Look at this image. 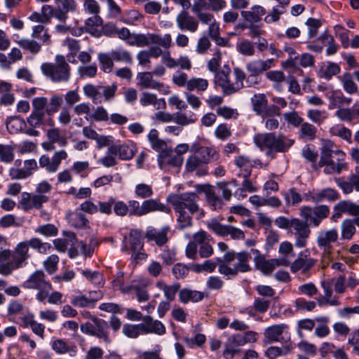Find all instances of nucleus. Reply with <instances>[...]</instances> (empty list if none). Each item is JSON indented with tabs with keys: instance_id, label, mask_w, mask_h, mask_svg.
Instances as JSON below:
<instances>
[{
	"instance_id": "nucleus-1",
	"label": "nucleus",
	"mask_w": 359,
	"mask_h": 359,
	"mask_svg": "<svg viewBox=\"0 0 359 359\" xmlns=\"http://www.w3.org/2000/svg\"><path fill=\"white\" fill-rule=\"evenodd\" d=\"M29 247L38 250L40 253H46L52 248L50 243H43L39 238H32L27 241L18 243L13 250L1 249V269H18L25 267L30 257L29 254Z\"/></svg>"
},
{
	"instance_id": "nucleus-2",
	"label": "nucleus",
	"mask_w": 359,
	"mask_h": 359,
	"mask_svg": "<svg viewBox=\"0 0 359 359\" xmlns=\"http://www.w3.org/2000/svg\"><path fill=\"white\" fill-rule=\"evenodd\" d=\"M63 103L62 95H54L49 100L46 97H36L32 100V111L27 118V123L33 128L54 126V114Z\"/></svg>"
},
{
	"instance_id": "nucleus-3",
	"label": "nucleus",
	"mask_w": 359,
	"mask_h": 359,
	"mask_svg": "<svg viewBox=\"0 0 359 359\" xmlns=\"http://www.w3.org/2000/svg\"><path fill=\"white\" fill-rule=\"evenodd\" d=\"M199 197L195 192H185L174 196L170 199L175 211L179 214L177 222L179 229H184L192 225V216L199 210Z\"/></svg>"
},
{
	"instance_id": "nucleus-4",
	"label": "nucleus",
	"mask_w": 359,
	"mask_h": 359,
	"mask_svg": "<svg viewBox=\"0 0 359 359\" xmlns=\"http://www.w3.org/2000/svg\"><path fill=\"white\" fill-rule=\"evenodd\" d=\"M191 151L194 154L191 155L187 160L185 168L188 172L196 170V175L203 176L208 174L207 167L203 165L215 162L219 158V152L212 147L192 146Z\"/></svg>"
},
{
	"instance_id": "nucleus-5",
	"label": "nucleus",
	"mask_w": 359,
	"mask_h": 359,
	"mask_svg": "<svg viewBox=\"0 0 359 359\" xmlns=\"http://www.w3.org/2000/svg\"><path fill=\"white\" fill-rule=\"evenodd\" d=\"M253 141L260 150L268 149L266 152V156H271L273 152H287L294 143L293 139L282 133L276 135V133H257L255 135Z\"/></svg>"
},
{
	"instance_id": "nucleus-6",
	"label": "nucleus",
	"mask_w": 359,
	"mask_h": 359,
	"mask_svg": "<svg viewBox=\"0 0 359 359\" xmlns=\"http://www.w3.org/2000/svg\"><path fill=\"white\" fill-rule=\"evenodd\" d=\"M333 146L331 140H323L318 168L326 166L325 173H340L345 167L344 152L339 149L334 150Z\"/></svg>"
},
{
	"instance_id": "nucleus-7",
	"label": "nucleus",
	"mask_w": 359,
	"mask_h": 359,
	"mask_svg": "<svg viewBox=\"0 0 359 359\" xmlns=\"http://www.w3.org/2000/svg\"><path fill=\"white\" fill-rule=\"evenodd\" d=\"M41 70L46 77L55 83L67 82L71 76V67L62 55L55 56V63H43Z\"/></svg>"
},
{
	"instance_id": "nucleus-8",
	"label": "nucleus",
	"mask_w": 359,
	"mask_h": 359,
	"mask_svg": "<svg viewBox=\"0 0 359 359\" xmlns=\"http://www.w3.org/2000/svg\"><path fill=\"white\" fill-rule=\"evenodd\" d=\"M330 214V208L326 205H317L314 207L304 205L299 209L300 217L313 227L319 226Z\"/></svg>"
},
{
	"instance_id": "nucleus-9",
	"label": "nucleus",
	"mask_w": 359,
	"mask_h": 359,
	"mask_svg": "<svg viewBox=\"0 0 359 359\" xmlns=\"http://www.w3.org/2000/svg\"><path fill=\"white\" fill-rule=\"evenodd\" d=\"M92 322H86L81 325V330L86 334L94 336L104 342L110 341L109 336V325L107 321L96 316H90Z\"/></svg>"
},
{
	"instance_id": "nucleus-10",
	"label": "nucleus",
	"mask_w": 359,
	"mask_h": 359,
	"mask_svg": "<svg viewBox=\"0 0 359 359\" xmlns=\"http://www.w3.org/2000/svg\"><path fill=\"white\" fill-rule=\"evenodd\" d=\"M311 225L304 219L293 218L290 231L294 237V245L297 248H304L311 234Z\"/></svg>"
},
{
	"instance_id": "nucleus-11",
	"label": "nucleus",
	"mask_w": 359,
	"mask_h": 359,
	"mask_svg": "<svg viewBox=\"0 0 359 359\" xmlns=\"http://www.w3.org/2000/svg\"><path fill=\"white\" fill-rule=\"evenodd\" d=\"M343 214H347L351 216H359V205L351 201H340L334 205L333 214L330 219L336 222L341 217Z\"/></svg>"
},
{
	"instance_id": "nucleus-12",
	"label": "nucleus",
	"mask_w": 359,
	"mask_h": 359,
	"mask_svg": "<svg viewBox=\"0 0 359 359\" xmlns=\"http://www.w3.org/2000/svg\"><path fill=\"white\" fill-rule=\"evenodd\" d=\"M339 233L337 229L321 230L316 238L318 247L323 252H327L332 249V243L338 241Z\"/></svg>"
},
{
	"instance_id": "nucleus-13",
	"label": "nucleus",
	"mask_w": 359,
	"mask_h": 359,
	"mask_svg": "<svg viewBox=\"0 0 359 359\" xmlns=\"http://www.w3.org/2000/svg\"><path fill=\"white\" fill-rule=\"evenodd\" d=\"M251 251L255 255L254 262L256 269H274L280 265L287 266L290 264V262L285 259H266L264 255H262L258 250L252 249Z\"/></svg>"
},
{
	"instance_id": "nucleus-14",
	"label": "nucleus",
	"mask_w": 359,
	"mask_h": 359,
	"mask_svg": "<svg viewBox=\"0 0 359 359\" xmlns=\"http://www.w3.org/2000/svg\"><path fill=\"white\" fill-rule=\"evenodd\" d=\"M170 227L168 225L163 226L161 229H157L149 226L145 233V238L148 241L154 242L158 247H162L169 241L168 233Z\"/></svg>"
},
{
	"instance_id": "nucleus-15",
	"label": "nucleus",
	"mask_w": 359,
	"mask_h": 359,
	"mask_svg": "<svg viewBox=\"0 0 359 359\" xmlns=\"http://www.w3.org/2000/svg\"><path fill=\"white\" fill-rule=\"evenodd\" d=\"M274 66L275 60L273 58L266 60H255L246 65V69L250 73L249 77H256Z\"/></svg>"
},
{
	"instance_id": "nucleus-16",
	"label": "nucleus",
	"mask_w": 359,
	"mask_h": 359,
	"mask_svg": "<svg viewBox=\"0 0 359 359\" xmlns=\"http://www.w3.org/2000/svg\"><path fill=\"white\" fill-rule=\"evenodd\" d=\"M142 320L143 322L140 323L142 334L154 333L162 335L165 333V327L161 321L154 320L150 316H144Z\"/></svg>"
},
{
	"instance_id": "nucleus-17",
	"label": "nucleus",
	"mask_w": 359,
	"mask_h": 359,
	"mask_svg": "<svg viewBox=\"0 0 359 359\" xmlns=\"http://www.w3.org/2000/svg\"><path fill=\"white\" fill-rule=\"evenodd\" d=\"M127 240L128 237L125 236L123 240V250H126L128 249L127 246ZM128 243L130 245V248L133 252H136L141 250L143 248V241H142V233L140 230L138 229H131L129 236H128Z\"/></svg>"
},
{
	"instance_id": "nucleus-18",
	"label": "nucleus",
	"mask_w": 359,
	"mask_h": 359,
	"mask_svg": "<svg viewBox=\"0 0 359 359\" xmlns=\"http://www.w3.org/2000/svg\"><path fill=\"white\" fill-rule=\"evenodd\" d=\"M23 287L28 289H50L51 285L44 279L42 271H36L30 278L23 283Z\"/></svg>"
},
{
	"instance_id": "nucleus-19",
	"label": "nucleus",
	"mask_w": 359,
	"mask_h": 359,
	"mask_svg": "<svg viewBox=\"0 0 359 359\" xmlns=\"http://www.w3.org/2000/svg\"><path fill=\"white\" fill-rule=\"evenodd\" d=\"M137 84L144 88L163 90L164 84L153 79L150 72H139L137 75Z\"/></svg>"
},
{
	"instance_id": "nucleus-20",
	"label": "nucleus",
	"mask_w": 359,
	"mask_h": 359,
	"mask_svg": "<svg viewBox=\"0 0 359 359\" xmlns=\"http://www.w3.org/2000/svg\"><path fill=\"white\" fill-rule=\"evenodd\" d=\"M316 262V259L310 255L309 249L300 252L297 258L293 262L290 269H310Z\"/></svg>"
},
{
	"instance_id": "nucleus-21",
	"label": "nucleus",
	"mask_w": 359,
	"mask_h": 359,
	"mask_svg": "<svg viewBox=\"0 0 359 359\" xmlns=\"http://www.w3.org/2000/svg\"><path fill=\"white\" fill-rule=\"evenodd\" d=\"M266 10L264 7L259 5H254L248 11H242L241 13L243 20L250 23H259L262 22V17L266 15Z\"/></svg>"
},
{
	"instance_id": "nucleus-22",
	"label": "nucleus",
	"mask_w": 359,
	"mask_h": 359,
	"mask_svg": "<svg viewBox=\"0 0 359 359\" xmlns=\"http://www.w3.org/2000/svg\"><path fill=\"white\" fill-rule=\"evenodd\" d=\"M177 27L181 30H187L195 32L198 29V22L188 12L182 11L176 18Z\"/></svg>"
},
{
	"instance_id": "nucleus-23",
	"label": "nucleus",
	"mask_w": 359,
	"mask_h": 359,
	"mask_svg": "<svg viewBox=\"0 0 359 359\" xmlns=\"http://www.w3.org/2000/svg\"><path fill=\"white\" fill-rule=\"evenodd\" d=\"M136 151L135 147L133 144L112 145L109 147V153L118 156L123 161L131 159Z\"/></svg>"
},
{
	"instance_id": "nucleus-24",
	"label": "nucleus",
	"mask_w": 359,
	"mask_h": 359,
	"mask_svg": "<svg viewBox=\"0 0 359 359\" xmlns=\"http://www.w3.org/2000/svg\"><path fill=\"white\" fill-rule=\"evenodd\" d=\"M142 216L152 212L158 211L165 213H170L171 211L170 208L161 203L160 200L153 198L144 200L142 203Z\"/></svg>"
},
{
	"instance_id": "nucleus-25",
	"label": "nucleus",
	"mask_w": 359,
	"mask_h": 359,
	"mask_svg": "<svg viewBox=\"0 0 359 359\" xmlns=\"http://www.w3.org/2000/svg\"><path fill=\"white\" fill-rule=\"evenodd\" d=\"M235 165L240 169L239 177H250L252 173V163L248 156L241 155L234 160Z\"/></svg>"
},
{
	"instance_id": "nucleus-26",
	"label": "nucleus",
	"mask_w": 359,
	"mask_h": 359,
	"mask_svg": "<svg viewBox=\"0 0 359 359\" xmlns=\"http://www.w3.org/2000/svg\"><path fill=\"white\" fill-rule=\"evenodd\" d=\"M93 292H89V297H87L85 295H79L74 297L71 301V304L74 306L79 307H88L93 306L95 302L98 301L102 297L100 292H95L96 297H92Z\"/></svg>"
},
{
	"instance_id": "nucleus-27",
	"label": "nucleus",
	"mask_w": 359,
	"mask_h": 359,
	"mask_svg": "<svg viewBox=\"0 0 359 359\" xmlns=\"http://www.w3.org/2000/svg\"><path fill=\"white\" fill-rule=\"evenodd\" d=\"M217 188L222 191V197L225 201H230L233 192L239 184L236 180L233 179L230 181L220 182L217 184Z\"/></svg>"
},
{
	"instance_id": "nucleus-28",
	"label": "nucleus",
	"mask_w": 359,
	"mask_h": 359,
	"mask_svg": "<svg viewBox=\"0 0 359 359\" xmlns=\"http://www.w3.org/2000/svg\"><path fill=\"white\" fill-rule=\"evenodd\" d=\"M266 77L270 81L273 82V88L278 92L283 91V83L286 81V77L282 71L272 70L267 72Z\"/></svg>"
},
{
	"instance_id": "nucleus-29",
	"label": "nucleus",
	"mask_w": 359,
	"mask_h": 359,
	"mask_svg": "<svg viewBox=\"0 0 359 359\" xmlns=\"http://www.w3.org/2000/svg\"><path fill=\"white\" fill-rule=\"evenodd\" d=\"M204 293L197 290H191L189 289H182L180 291V301L184 304L189 302H198L204 298Z\"/></svg>"
},
{
	"instance_id": "nucleus-30",
	"label": "nucleus",
	"mask_w": 359,
	"mask_h": 359,
	"mask_svg": "<svg viewBox=\"0 0 359 359\" xmlns=\"http://www.w3.org/2000/svg\"><path fill=\"white\" fill-rule=\"evenodd\" d=\"M286 327L287 325L285 324L274 325L267 327L264 332V335L267 339L265 343L269 344L273 341H278L284 329Z\"/></svg>"
},
{
	"instance_id": "nucleus-31",
	"label": "nucleus",
	"mask_w": 359,
	"mask_h": 359,
	"mask_svg": "<svg viewBox=\"0 0 359 359\" xmlns=\"http://www.w3.org/2000/svg\"><path fill=\"white\" fill-rule=\"evenodd\" d=\"M253 110L257 115H264L266 111V107L268 104V100L264 94L255 95L251 98Z\"/></svg>"
},
{
	"instance_id": "nucleus-32",
	"label": "nucleus",
	"mask_w": 359,
	"mask_h": 359,
	"mask_svg": "<svg viewBox=\"0 0 359 359\" xmlns=\"http://www.w3.org/2000/svg\"><path fill=\"white\" fill-rule=\"evenodd\" d=\"M196 121V114L192 111H189L188 113L177 111L174 113V122L180 126H188L195 123Z\"/></svg>"
},
{
	"instance_id": "nucleus-33",
	"label": "nucleus",
	"mask_w": 359,
	"mask_h": 359,
	"mask_svg": "<svg viewBox=\"0 0 359 359\" xmlns=\"http://www.w3.org/2000/svg\"><path fill=\"white\" fill-rule=\"evenodd\" d=\"M101 86H94L93 84H86L83 87V93L86 96L90 98L93 104H97L102 102Z\"/></svg>"
},
{
	"instance_id": "nucleus-34",
	"label": "nucleus",
	"mask_w": 359,
	"mask_h": 359,
	"mask_svg": "<svg viewBox=\"0 0 359 359\" xmlns=\"http://www.w3.org/2000/svg\"><path fill=\"white\" fill-rule=\"evenodd\" d=\"M110 53L114 62H124L129 65L133 63V60L131 53L121 47L112 50Z\"/></svg>"
},
{
	"instance_id": "nucleus-35",
	"label": "nucleus",
	"mask_w": 359,
	"mask_h": 359,
	"mask_svg": "<svg viewBox=\"0 0 359 359\" xmlns=\"http://www.w3.org/2000/svg\"><path fill=\"white\" fill-rule=\"evenodd\" d=\"M6 124L10 133H18V132H22L23 127L26 126V123L24 119L16 116L8 117Z\"/></svg>"
},
{
	"instance_id": "nucleus-36",
	"label": "nucleus",
	"mask_w": 359,
	"mask_h": 359,
	"mask_svg": "<svg viewBox=\"0 0 359 359\" xmlns=\"http://www.w3.org/2000/svg\"><path fill=\"white\" fill-rule=\"evenodd\" d=\"M140 102L142 106H148L150 104H158L157 109L160 108H165L166 103L163 98L157 100L156 95L149 93H143L142 97L140 99Z\"/></svg>"
},
{
	"instance_id": "nucleus-37",
	"label": "nucleus",
	"mask_w": 359,
	"mask_h": 359,
	"mask_svg": "<svg viewBox=\"0 0 359 359\" xmlns=\"http://www.w3.org/2000/svg\"><path fill=\"white\" fill-rule=\"evenodd\" d=\"M97 60L100 63V69L106 73H109L114 67V59L111 53H100L97 55Z\"/></svg>"
},
{
	"instance_id": "nucleus-38",
	"label": "nucleus",
	"mask_w": 359,
	"mask_h": 359,
	"mask_svg": "<svg viewBox=\"0 0 359 359\" xmlns=\"http://www.w3.org/2000/svg\"><path fill=\"white\" fill-rule=\"evenodd\" d=\"M287 205H297L299 204L303 198L301 194L297 192L296 188L292 187L287 191L282 192Z\"/></svg>"
},
{
	"instance_id": "nucleus-39",
	"label": "nucleus",
	"mask_w": 359,
	"mask_h": 359,
	"mask_svg": "<svg viewBox=\"0 0 359 359\" xmlns=\"http://www.w3.org/2000/svg\"><path fill=\"white\" fill-rule=\"evenodd\" d=\"M286 12V7L281 5L273 6V8L265 15L264 21L266 24H271L277 22L280 19L281 15Z\"/></svg>"
},
{
	"instance_id": "nucleus-40",
	"label": "nucleus",
	"mask_w": 359,
	"mask_h": 359,
	"mask_svg": "<svg viewBox=\"0 0 359 359\" xmlns=\"http://www.w3.org/2000/svg\"><path fill=\"white\" fill-rule=\"evenodd\" d=\"M356 229L351 219H344L341 224V238L351 240L355 233Z\"/></svg>"
},
{
	"instance_id": "nucleus-41",
	"label": "nucleus",
	"mask_w": 359,
	"mask_h": 359,
	"mask_svg": "<svg viewBox=\"0 0 359 359\" xmlns=\"http://www.w3.org/2000/svg\"><path fill=\"white\" fill-rule=\"evenodd\" d=\"M316 133L317 128L312 124L306 122L301 125L299 137L305 141H311L316 138Z\"/></svg>"
},
{
	"instance_id": "nucleus-42",
	"label": "nucleus",
	"mask_w": 359,
	"mask_h": 359,
	"mask_svg": "<svg viewBox=\"0 0 359 359\" xmlns=\"http://www.w3.org/2000/svg\"><path fill=\"white\" fill-rule=\"evenodd\" d=\"M208 80L202 78H191L187 82V90L189 91H205L208 87Z\"/></svg>"
},
{
	"instance_id": "nucleus-43",
	"label": "nucleus",
	"mask_w": 359,
	"mask_h": 359,
	"mask_svg": "<svg viewBox=\"0 0 359 359\" xmlns=\"http://www.w3.org/2000/svg\"><path fill=\"white\" fill-rule=\"evenodd\" d=\"M318 203L326 200L330 202L335 201L340 198L339 194L332 188H325L318 191Z\"/></svg>"
},
{
	"instance_id": "nucleus-44",
	"label": "nucleus",
	"mask_w": 359,
	"mask_h": 359,
	"mask_svg": "<svg viewBox=\"0 0 359 359\" xmlns=\"http://www.w3.org/2000/svg\"><path fill=\"white\" fill-rule=\"evenodd\" d=\"M20 47L28 50L32 54H37L41 50V45L34 40L22 39L18 41Z\"/></svg>"
},
{
	"instance_id": "nucleus-45",
	"label": "nucleus",
	"mask_w": 359,
	"mask_h": 359,
	"mask_svg": "<svg viewBox=\"0 0 359 359\" xmlns=\"http://www.w3.org/2000/svg\"><path fill=\"white\" fill-rule=\"evenodd\" d=\"M32 36L47 44H49L50 42V35L47 30L45 29L44 26L41 25H38L33 27Z\"/></svg>"
},
{
	"instance_id": "nucleus-46",
	"label": "nucleus",
	"mask_w": 359,
	"mask_h": 359,
	"mask_svg": "<svg viewBox=\"0 0 359 359\" xmlns=\"http://www.w3.org/2000/svg\"><path fill=\"white\" fill-rule=\"evenodd\" d=\"M302 155L306 161L311 163L312 168L314 170H317L318 168V164H316L318 156V152L311 149L309 145H306L302 149Z\"/></svg>"
},
{
	"instance_id": "nucleus-47",
	"label": "nucleus",
	"mask_w": 359,
	"mask_h": 359,
	"mask_svg": "<svg viewBox=\"0 0 359 359\" xmlns=\"http://www.w3.org/2000/svg\"><path fill=\"white\" fill-rule=\"evenodd\" d=\"M153 193L152 187L147 184H138L135 187V196L141 199L150 198Z\"/></svg>"
},
{
	"instance_id": "nucleus-48",
	"label": "nucleus",
	"mask_w": 359,
	"mask_h": 359,
	"mask_svg": "<svg viewBox=\"0 0 359 359\" xmlns=\"http://www.w3.org/2000/svg\"><path fill=\"white\" fill-rule=\"evenodd\" d=\"M236 49L241 54L246 56H252L255 52L254 44L247 39L238 43Z\"/></svg>"
},
{
	"instance_id": "nucleus-49",
	"label": "nucleus",
	"mask_w": 359,
	"mask_h": 359,
	"mask_svg": "<svg viewBox=\"0 0 359 359\" xmlns=\"http://www.w3.org/2000/svg\"><path fill=\"white\" fill-rule=\"evenodd\" d=\"M309 28L308 36L309 39L314 38L317 36L318 29L322 26V22L320 19L309 18L306 23Z\"/></svg>"
},
{
	"instance_id": "nucleus-50",
	"label": "nucleus",
	"mask_w": 359,
	"mask_h": 359,
	"mask_svg": "<svg viewBox=\"0 0 359 359\" xmlns=\"http://www.w3.org/2000/svg\"><path fill=\"white\" fill-rule=\"evenodd\" d=\"M35 233L46 237L56 236L58 233V229L53 224H46L39 226L35 229Z\"/></svg>"
},
{
	"instance_id": "nucleus-51",
	"label": "nucleus",
	"mask_w": 359,
	"mask_h": 359,
	"mask_svg": "<svg viewBox=\"0 0 359 359\" xmlns=\"http://www.w3.org/2000/svg\"><path fill=\"white\" fill-rule=\"evenodd\" d=\"M206 200L214 210L221 209L224 204L222 199L216 194L215 189L208 191Z\"/></svg>"
},
{
	"instance_id": "nucleus-52",
	"label": "nucleus",
	"mask_w": 359,
	"mask_h": 359,
	"mask_svg": "<svg viewBox=\"0 0 359 359\" xmlns=\"http://www.w3.org/2000/svg\"><path fill=\"white\" fill-rule=\"evenodd\" d=\"M14 159L13 148L11 146L0 144V161L9 163Z\"/></svg>"
},
{
	"instance_id": "nucleus-53",
	"label": "nucleus",
	"mask_w": 359,
	"mask_h": 359,
	"mask_svg": "<svg viewBox=\"0 0 359 359\" xmlns=\"http://www.w3.org/2000/svg\"><path fill=\"white\" fill-rule=\"evenodd\" d=\"M151 44H157L163 48H168L172 43V38L170 34H166L162 37L159 34H151Z\"/></svg>"
},
{
	"instance_id": "nucleus-54",
	"label": "nucleus",
	"mask_w": 359,
	"mask_h": 359,
	"mask_svg": "<svg viewBox=\"0 0 359 359\" xmlns=\"http://www.w3.org/2000/svg\"><path fill=\"white\" fill-rule=\"evenodd\" d=\"M123 333L130 338H137L142 334L141 324H125L123 326Z\"/></svg>"
},
{
	"instance_id": "nucleus-55",
	"label": "nucleus",
	"mask_w": 359,
	"mask_h": 359,
	"mask_svg": "<svg viewBox=\"0 0 359 359\" xmlns=\"http://www.w3.org/2000/svg\"><path fill=\"white\" fill-rule=\"evenodd\" d=\"M233 75L235 77V87L232 86V89L233 91H238L244 86L243 81L245 79L246 75L244 71L239 67H235L233 69Z\"/></svg>"
},
{
	"instance_id": "nucleus-56",
	"label": "nucleus",
	"mask_w": 359,
	"mask_h": 359,
	"mask_svg": "<svg viewBox=\"0 0 359 359\" xmlns=\"http://www.w3.org/2000/svg\"><path fill=\"white\" fill-rule=\"evenodd\" d=\"M208 227L210 230L219 236H225L229 235L228 225H223L218 222L216 219L212 220L208 224Z\"/></svg>"
},
{
	"instance_id": "nucleus-57",
	"label": "nucleus",
	"mask_w": 359,
	"mask_h": 359,
	"mask_svg": "<svg viewBox=\"0 0 359 359\" xmlns=\"http://www.w3.org/2000/svg\"><path fill=\"white\" fill-rule=\"evenodd\" d=\"M134 41L130 43V45L137 47H144L151 44V34H133Z\"/></svg>"
},
{
	"instance_id": "nucleus-58",
	"label": "nucleus",
	"mask_w": 359,
	"mask_h": 359,
	"mask_svg": "<svg viewBox=\"0 0 359 359\" xmlns=\"http://www.w3.org/2000/svg\"><path fill=\"white\" fill-rule=\"evenodd\" d=\"M160 257L165 266H170L176 261V252L175 249L164 248Z\"/></svg>"
},
{
	"instance_id": "nucleus-59",
	"label": "nucleus",
	"mask_w": 359,
	"mask_h": 359,
	"mask_svg": "<svg viewBox=\"0 0 359 359\" xmlns=\"http://www.w3.org/2000/svg\"><path fill=\"white\" fill-rule=\"evenodd\" d=\"M150 144L151 148L156 151L160 152L162 156H167L169 155L170 152L172 151L171 149H168V145L166 142L161 139L158 138L154 141H152Z\"/></svg>"
},
{
	"instance_id": "nucleus-60",
	"label": "nucleus",
	"mask_w": 359,
	"mask_h": 359,
	"mask_svg": "<svg viewBox=\"0 0 359 359\" xmlns=\"http://www.w3.org/2000/svg\"><path fill=\"white\" fill-rule=\"evenodd\" d=\"M222 60L221 52L219 49L215 50L213 57L211 58L207 65L208 69L211 72L215 73L219 70Z\"/></svg>"
},
{
	"instance_id": "nucleus-61",
	"label": "nucleus",
	"mask_w": 359,
	"mask_h": 359,
	"mask_svg": "<svg viewBox=\"0 0 359 359\" xmlns=\"http://www.w3.org/2000/svg\"><path fill=\"white\" fill-rule=\"evenodd\" d=\"M342 81L344 89L346 93L353 94L358 91V87L352 80L351 75L349 73L344 74Z\"/></svg>"
},
{
	"instance_id": "nucleus-62",
	"label": "nucleus",
	"mask_w": 359,
	"mask_h": 359,
	"mask_svg": "<svg viewBox=\"0 0 359 359\" xmlns=\"http://www.w3.org/2000/svg\"><path fill=\"white\" fill-rule=\"evenodd\" d=\"M251 259V256L246 252H239L236 255L237 263L236 264V269H251L248 262Z\"/></svg>"
},
{
	"instance_id": "nucleus-63",
	"label": "nucleus",
	"mask_w": 359,
	"mask_h": 359,
	"mask_svg": "<svg viewBox=\"0 0 359 359\" xmlns=\"http://www.w3.org/2000/svg\"><path fill=\"white\" fill-rule=\"evenodd\" d=\"M101 93L104 97V101L109 102L114 98L118 86L116 83H112L111 86H101Z\"/></svg>"
},
{
	"instance_id": "nucleus-64",
	"label": "nucleus",
	"mask_w": 359,
	"mask_h": 359,
	"mask_svg": "<svg viewBox=\"0 0 359 359\" xmlns=\"http://www.w3.org/2000/svg\"><path fill=\"white\" fill-rule=\"evenodd\" d=\"M72 225L76 228H84L88 224V220L87 219L85 215L81 212H75L73 215L72 218Z\"/></svg>"
}]
</instances>
